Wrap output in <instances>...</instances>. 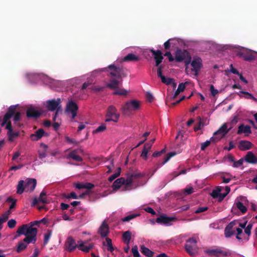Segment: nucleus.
I'll return each mask as SVG.
<instances>
[{
  "label": "nucleus",
  "mask_w": 257,
  "mask_h": 257,
  "mask_svg": "<svg viewBox=\"0 0 257 257\" xmlns=\"http://www.w3.org/2000/svg\"><path fill=\"white\" fill-rule=\"evenodd\" d=\"M40 223L39 220L31 222L28 224H23L18 229L17 233L19 235L26 236L24 239V242L34 244L37 241L38 229L34 227V226H38Z\"/></svg>",
  "instance_id": "obj_1"
},
{
  "label": "nucleus",
  "mask_w": 257,
  "mask_h": 257,
  "mask_svg": "<svg viewBox=\"0 0 257 257\" xmlns=\"http://www.w3.org/2000/svg\"><path fill=\"white\" fill-rule=\"evenodd\" d=\"M102 72H109L111 76L117 79H121L122 77H126L127 73L125 72V70L122 67L117 66L114 64H110L107 67L102 68Z\"/></svg>",
  "instance_id": "obj_2"
},
{
  "label": "nucleus",
  "mask_w": 257,
  "mask_h": 257,
  "mask_svg": "<svg viewBox=\"0 0 257 257\" xmlns=\"http://www.w3.org/2000/svg\"><path fill=\"white\" fill-rule=\"evenodd\" d=\"M191 60V56L190 53L186 50L178 49L175 53V60L177 62H181L184 61L187 66L190 64Z\"/></svg>",
  "instance_id": "obj_3"
},
{
  "label": "nucleus",
  "mask_w": 257,
  "mask_h": 257,
  "mask_svg": "<svg viewBox=\"0 0 257 257\" xmlns=\"http://www.w3.org/2000/svg\"><path fill=\"white\" fill-rule=\"evenodd\" d=\"M236 55L242 58L243 60L247 61H251L255 59L256 52L248 49L242 48L239 49L236 52Z\"/></svg>",
  "instance_id": "obj_4"
},
{
  "label": "nucleus",
  "mask_w": 257,
  "mask_h": 257,
  "mask_svg": "<svg viewBox=\"0 0 257 257\" xmlns=\"http://www.w3.org/2000/svg\"><path fill=\"white\" fill-rule=\"evenodd\" d=\"M119 116L120 115L115 107L113 105H110L107 110L106 114V118L105 121H113L116 122L119 119Z\"/></svg>",
  "instance_id": "obj_5"
},
{
  "label": "nucleus",
  "mask_w": 257,
  "mask_h": 257,
  "mask_svg": "<svg viewBox=\"0 0 257 257\" xmlns=\"http://www.w3.org/2000/svg\"><path fill=\"white\" fill-rule=\"evenodd\" d=\"M231 129V127L227 129L226 123L223 124L216 132L214 133V136L211 138L212 142H217L225 136Z\"/></svg>",
  "instance_id": "obj_6"
},
{
  "label": "nucleus",
  "mask_w": 257,
  "mask_h": 257,
  "mask_svg": "<svg viewBox=\"0 0 257 257\" xmlns=\"http://www.w3.org/2000/svg\"><path fill=\"white\" fill-rule=\"evenodd\" d=\"M204 252L209 256H214L216 257H220L221 256H227L231 254L229 251L223 250L221 248H209L206 249Z\"/></svg>",
  "instance_id": "obj_7"
},
{
  "label": "nucleus",
  "mask_w": 257,
  "mask_h": 257,
  "mask_svg": "<svg viewBox=\"0 0 257 257\" xmlns=\"http://www.w3.org/2000/svg\"><path fill=\"white\" fill-rule=\"evenodd\" d=\"M78 110V105L72 99L68 101L66 106V111L71 114V119H73L77 116Z\"/></svg>",
  "instance_id": "obj_8"
},
{
  "label": "nucleus",
  "mask_w": 257,
  "mask_h": 257,
  "mask_svg": "<svg viewBox=\"0 0 257 257\" xmlns=\"http://www.w3.org/2000/svg\"><path fill=\"white\" fill-rule=\"evenodd\" d=\"M140 102L136 100H133L126 102L122 107V110L125 112L127 111L137 110L140 108Z\"/></svg>",
  "instance_id": "obj_9"
},
{
  "label": "nucleus",
  "mask_w": 257,
  "mask_h": 257,
  "mask_svg": "<svg viewBox=\"0 0 257 257\" xmlns=\"http://www.w3.org/2000/svg\"><path fill=\"white\" fill-rule=\"evenodd\" d=\"M196 239L193 237L189 238L187 240L186 243L185 244V248L187 253L190 255H195L194 249L196 246Z\"/></svg>",
  "instance_id": "obj_10"
},
{
  "label": "nucleus",
  "mask_w": 257,
  "mask_h": 257,
  "mask_svg": "<svg viewBox=\"0 0 257 257\" xmlns=\"http://www.w3.org/2000/svg\"><path fill=\"white\" fill-rule=\"evenodd\" d=\"M76 248H78V244L71 236H68L65 243V249L68 252L73 251Z\"/></svg>",
  "instance_id": "obj_11"
},
{
  "label": "nucleus",
  "mask_w": 257,
  "mask_h": 257,
  "mask_svg": "<svg viewBox=\"0 0 257 257\" xmlns=\"http://www.w3.org/2000/svg\"><path fill=\"white\" fill-rule=\"evenodd\" d=\"M192 67V71H194L195 76H198V73L202 67V60L199 57H194L192 61L190 62Z\"/></svg>",
  "instance_id": "obj_12"
},
{
  "label": "nucleus",
  "mask_w": 257,
  "mask_h": 257,
  "mask_svg": "<svg viewBox=\"0 0 257 257\" xmlns=\"http://www.w3.org/2000/svg\"><path fill=\"white\" fill-rule=\"evenodd\" d=\"M61 99L58 98L56 99L48 100L46 101L47 108L49 111H53L56 109L61 107Z\"/></svg>",
  "instance_id": "obj_13"
},
{
  "label": "nucleus",
  "mask_w": 257,
  "mask_h": 257,
  "mask_svg": "<svg viewBox=\"0 0 257 257\" xmlns=\"http://www.w3.org/2000/svg\"><path fill=\"white\" fill-rule=\"evenodd\" d=\"M17 105H11L8 108L6 113L5 114L1 126L6 125L8 121L13 116L16 110Z\"/></svg>",
  "instance_id": "obj_14"
},
{
  "label": "nucleus",
  "mask_w": 257,
  "mask_h": 257,
  "mask_svg": "<svg viewBox=\"0 0 257 257\" xmlns=\"http://www.w3.org/2000/svg\"><path fill=\"white\" fill-rule=\"evenodd\" d=\"M145 175L143 173H134L130 176H128L126 179L124 178V180L121 181V182H122V185L129 186L132 184L135 179L137 178H142Z\"/></svg>",
  "instance_id": "obj_15"
},
{
  "label": "nucleus",
  "mask_w": 257,
  "mask_h": 257,
  "mask_svg": "<svg viewBox=\"0 0 257 257\" xmlns=\"http://www.w3.org/2000/svg\"><path fill=\"white\" fill-rule=\"evenodd\" d=\"M150 52L154 57L156 61V66H160V63L162 62L163 56L162 53L160 50H155L153 49L150 50Z\"/></svg>",
  "instance_id": "obj_16"
},
{
  "label": "nucleus",
  "mask_w": 257,
  "mask_h": 257,
  "mask_svg": "<svg viewBox=\"0 0 257 257\" xmlns=\"http://www.w3.org/2000/svg\"><path fill=\"white\" fill-rule=\"evenodd\" d=\"M175 218L168 217L165 215H161L156 218V221L157 223L161 224L170 225V223L174 221Z\"/></svg>",
  "instance_id": "obj_17"
},
{
  "label": "nucleus",
  "mask_w": 257,
  "mask_h": 257,
  "mask_svg": "<svg viewBox=\"0 0 257 257\" xmlns=\"http://www.w3.org/2000/svg\"><path fill=\"white\" fill-rule=\"evenodd\" d=\"M82 152V151L81 149L74 150L68 154L67 158L72 159V160L77 162H82L83 161L82 158L78 155L79 152Z\"/></svg>",
  "instance_id": "obj_18"
},
{
  "label": "nucleus",
  "mask_w": 257,
  "mask_h": 257,
  "mask_svg": "<svg viewBox=\"0 0 257 257\" xmlns=\"http://www.w3.org/2000/svg\"><path fill=\"white\" fill-rule=\"evenodd\" d=\"M41 112L36 110L34 107H29L26 111V115L28 118L37 119L40 117Z\"/></svg>",
  "instance_id": "obj_19"
},
{
  "label": "nucleus",
  "mask_w": 257,
  "mask_h": 257,
  "mask_svg": "<svg viewBox=\"0 0 257 257\" xmlns=\"http://www.w3.org/2000/svg\"><path fill=\"white\" fill-rule=\"evenodd\" d=\"M236 223L235 221H232L226 226L224 229V235L226 237H229L234 234V231L233 230V228Z\"/></svg>",
  "instance_id": "obj_20"
},
{
  "label": "nucleus",
  "mask_w": 257,
  "mask_h": 257,
  "mask_svg": "<svg viewBox=\"0 0 257 257\" xmlns=\"http://www.w3.org/2000/svg\"><path fill=\"white\" fill-rule=\"evenodd\" d=\"M37 185V181L35 179H28L25 185V191L27 192H32L34 190Z\"/></svg>",
  "instance_id": "obj_21"
},
{
  "label": "nucleus",
  "mask_w": 257,
  "mask_h": 257,
  "mask_svg": "<svg viewBox=\"0 0 257 257\" xmlns=\"http://www.w3.org/2000/svg\"><path fill=\"white\" fill-rule=\"evenodd\" d=\"M98 233L100 234L102 237H106L109 233V227L104 220L98 229Z\"/></svg>",
  "instance_id": "obj_22"
},
{
  "label": "nucleus",
  "mask_w": 257,
  "mask_h": 257,
  "mask_svg": "<svg viewBox=\"0 0 257 257\" xmlns=\"http://www.w3.org/2000/svg\"><path fill=\"white\" fill-rule=\"evenodd\" d=\"M44 136H47V134L45 133L43 129L40 128L35 134H32L30 136V138L33 141H37Z\"/></svg>",
  "instance_id": "obj_23"
},
{
  "label": "nucleus",
  "mask_w": 257,
  "mask_h": 257,
  "mask_svg": "<svg viewBox=\"0 0 257 257\" xmlns=\"http://www.w3.org/2000/svg\"><path fill=\"white\" fill-rule=\"evenodd\" d=\"M244 160L249 164H257V156H255L251 151H249L247 153L244 157Z\"/></svg>",
  "instance_id": "obj_24"
},
{
  "label": "nucleus",
  "mask_w": 257,
  "mask_h": 257,
  "mask_svg": "<svg viewBox=\"0 0 257 257\" xmlns=\"http://www.w3.org/2000/svg\"><path fill=\"white\" fill-rule=\"evenodd\" d=\"M242 133L245 134L246 136H247L249 134H251L250 127L248 125H244L243 124H241L238 126L237 134L238 135H240Z\"/></svg>",
  "instance_id": "obj_25"
},
{
  "label": "nucleus",
  "mask_w": 257,
  "mask_h": 257,
  "mask_svg": "<svg viewBox=\"0 0 257 257\" xmlns=\"http://www.w3.org/2000/svg\"><path fill=\"white\" fill-rule=\"evenodd\" d=\"M253 145L248 141L242 140L239 143L238 148L240 150L245 151L250 149Z\"/></svg>",
  "instance_id": "obj_26"
},
{
  "label": "nucleus",
  "mask_w": 257,
  "mask_h": 257,
  "mask_svg": "<svg viewBox=\"0 0 257 257\" xmlns=\"http://www.w3.org/2000/svg\"><path fill=\"white\" fill-rule=\"evenodd\" d=\"M121 80L119 81L116 79H110L109 81V83L106 84V87L111 89H116L119 86L120 84H121Z\"/></svg>",
  "instance_id": "obj_27"
},
{
  "label": "nucleus",
  "mask_w": 257,
  "mask_h": 257,
  "mask_svg": "<svg viewBox=\"0 0 257 257\" xmlns=\"http://www.w3.org/2000/svg\"><path fill=\"white\" fill-rule=\"evenodd\" d=\"M140 251L144 255L147 257H153L154 254L153 251L146 247L144 245H141Z\"/></svg>",
  "instance_id": "obj_28"
},
{
  "label": "nucleus",
  "mask_w": 257,
  "mask_h": 257,
  "mask_svg": "<svg viewBox=\"0 0 257 257\" xmlns=\"http://www.w3.org/2000/svg\"><path fill=\"white\" fill-rule=\"evenodd\" d=\"M140 59L139 57L133 53H129L123 58V60L126 62H136L138 61Z\"/></svg>",
  "instance_id": "obj_29"
},
{
  "label": "nucleus",
  "mask_w": 257,
  "mask_h": 257,
  "mask_svg": "<svg viewBox=\"0 0 257 257\" xmlns=\"http://www.w3.org/2000/svg\"><path fill=\"white\" fill-rule=\"evenodd\" d=\"M75 187L76 188L78 189H87L88 190H90L94 188V185L91 183H85L84 184L83 183H76L75 184Z\"/></svg>",
  "instance_id": "obj_30"
},
{
  "label": "nucleus",
  "mask_w": 257,
  "mask_h": 257,
  "mask_svg": "<svg viewBox=\"0 0 257 257\" xmlns=\"http://www.w3.org/2000/svg\"><path fill=\"white\" fill-rule=\"evenodd\" d=\"M94 246L93 243L89 244L88 245H85V244H78V249L85 252H88Z\"/></svg>",
  "instance_id": "obj_31"
},
{
  "label": "nucleus",
  "mask_w": 257,
  "mask_h": 257,
  "mask_svg": "<svg viewBox=\"0 0 257 257\" xmlns=\"http://www.w3.org/2000/svg\"><path fill=\"white\" fill-rule=\"evenodd\" d=\"M103 245L104 246H107V250L111 252L114 249V247L113 246L112 243V240L109 237L105 238V242H103Z\"/></svg>",
  "instance_id": "obj_32"
},
{
  "label": "nucleus",
  "mask_w": 257,
  "mask_h": 257,
  "mask_svg": "<svg viewBox=\"0 0 257 257\" xmlns=\"http://www.w3.org/2000/svg\"><path fill=\"white\" fill-rule=\"evenodd\" d=\"M131 236H132V233L131 231L127 230L123 232L122 234V239L124 242L127 245H128L130 240L131 239Z\"/></svg>",
  "instance_id": "obj_33"
},
{
  "label": "nucleus",
  "mask_w": 257,
  "mask_h": 257,
  "mask_svg": "<svg viewBox=\"0 0 257 257\" xmlns=\"http://www.w3.org/2000/svg\"><path fill=\"white\" fill-rule=\"evenodd\" d=\"M124 180V178L121 177L116 179L113 183L112 187L114 190H118L120 186L122 185V182L121 181Z\"/></svg>",
  "instance_id": "obj_34"
},
{
  "label": "nucleus",
  "mask_w": 257,
  "mask_h": 257,
  "mask_svg": "<svg viewBox=\"0 0 257 257\" xmlns=\"http://www.w3.org/2000/svg\"><path fill=\"white\" fill-rule=\"evenodd\" d=\"M29 243H30L24 242V240H23V241L19 242L18 244L17 248L16 249L17 251L18 252H20L23 251L27 248L28 244Z\"/></svg>",
  "instance_id": "obj_35"
},
{
  "label": "nucleus",
  "mask_w": 257,
  "mask_h": 257,
  "mask_svg": "<svg viewBox=\"0 0 257 257\" xmlns=\"http://www.w3.org/2000/svg\"><path fill=\"white\" fill-rule=\"evenodd\" d=\"M24 191H25L24 181L23 180H21L19 182L17 186V193L18 194H21Z\"/></svg>",
  "instance_id": "obj_36"
},
{
  "label": "nucleus",
  "mask_w": 257,
  "mask_h": 257,
  "mask_svg": "<svg viewBox=\"0 0 257 257\" xmlns=\"http://www.w3.org/2000/svg\"><path fill=\"white\" fill-rule=\"evenodd\" d=\"M128 93V92L124 88H118V87L115 89L113 94L114 95H122L126 96Z\"/></svg>",
  "instance_id": "obj_37"
},
{
  "label": "nucleus",
  "mask_w": 257,
  "mask_h": 257,
  "mask_svg": "<svg viewBox=\"0 0 257 257\" xmlns=\"http://www.w3.org/2000/svg\"><path fill=\"white\" fill-rule=\"evenodd\" d=\"M239 93L244 94V97L245 99H252L254 101H257V99L255 97H254L252 95V94H251L247 91L241 90L239 92Z\"/></svg>",
  "instance_id": "obj_38"
},
{
  "label": "nucleus",
  "mask_w": 257,
  "mask_h": 257,
  "mask_svg": "<svg viewBox=\"0 0 257 257\" xmlns=\"http://www.w3.org/2000/svg\"><path fill=\"white\" fill-rule=\"evenodd\" d=\"M236 207L242 213L244 214L246 213L247 211V208L243 205V204L238 201L236 204Z\"/></svg>",
  "instance_id": "obj_39"
},
{
  "label": "nucleus",
  "mask_w": 257,
  "mask_h": 257,
  "mask_svg": "<svg viewBox=\"0 0 257 257\" xmlns=\"http://www.w3.org/2000/svg\"><path fill=\"white\" fill-rule=\"evenodd\" d=\"M120 172L121 168L119 167L117 168L116 172L109 177L108 181L110 182L113 181L115 178L120 175Z\"/></svg>",
  "instance_id": "obj_40"
},
{
  "label": "nucleus",
  "mask_w": 257,
  "mask_h": 257,
  "mask_svg": "<svg viewBox=\"0 0 257 257\" xmlns=\"http://www.w3.org/2000/svg\"><path fill=\"white\" fill-rule=\"evenodd\" d=\"M46 193L43 191L40 193V196L39 197V200L40 202L43 203H48V201L47 200L46 198Z\"/></svg>",
  "instance_id": "obj_41"
},
{
  "label": "nucleus",
  "mask_w": 257,
  "mask_h": 257,
  "mask_svg": "<svg viewBox=\"0 0 257 257\" xmlns=\"http://www.w3.org/2000/svg\"><path fill=\"white\" fill-rule=\"evenodd\" d=\"M7 134L10 141H13L15 138L19 135V132H13V131L10 132H8Z\"/></svg>",
  "instance_id": "obj_42"
},
{
  "label": "nucleus",
  "mask_w": 257,
  "mask_h": 257,
  "mask_svg": "<svg viewBox=\"0 0 257 257\" xmlns=\"http://www.w3.org/2000/svg\"><path fill=\"white\" fill-rule=\"evenodd\" d=\"M7 202H11V204L10 206V210L13 209L16 207L17 200L13 199L12 197H9L7 199Z\"/></svg>",
  "instance_id": "obj_43"
},
{
  "label": "nucleus",
  "mask_w": 257,
  "mask_h": 257,
  "mask_svg": "<svg viewBox=\"0 0 257 257\" xmlns=\"http://www.w3.org/2000/svg\"><path fill=\"white\" fill-rule=\"evenodd\" d=\"M52 235V231L51 230H48L47 232L44 234V244L46 245L48 243L51 236Z\"/></svg>",
  "instance_id": "obj_44"
},
{
  "label": "nucleus",
  "mask_w": 257,
  "mask_h": 257,
  "mask_svg": "<svg viewBox=\"0 0 257 257\" xmlns=\"http://www.w3.org/2000/svg\"><path fill=\"white\" fill-rule=\"evenodd\" d=\"M150 151V149H148L146 146H144L142 153L141 156L145 160L148 159L147 155L148 153Z\"/></svg>",
  "instance_id": "obj_45"
},
{
  "label": "nucleus",
  "mask_w": 257,
  "mask_h": 257,
  "mask_svg": "<svg viewBox=\"0 0 257 257\" xmlns=\"http://www.w3.org/2000/svg\"><path fill=\"white\" fill-rule=\"evenodd\" d=\"M221 192V189L219 187H218L216 189L213 190L211 194V196L213 198H218L220 195V193Z\"/></svg>",
  "instance_id": "obj_46"
},
{
  "label": "nucleus",
  "mask_w": 257,
  "mask_h": 257,
  "mask_svg": "<svg viewBox=\"0 0 257 257\" xmlns=\"http://www.w3.org/2000/svg\"><path fill=\"white\" fill-rule=\"evenodd\" d=\"M139 215V214H130L129 215H127V216L124 217V218H123L122 219V220L123 222L129 221L131 220L136 218V217H137Z\"/></svg>",
  "instance_id": "obj_47"
},
{
  "label": "nucleus",
  "mask_w": 257,
  "mask_h": 257,
  "mask_svg": "<svg viewBox=\"0 0 257 257\" xmlns=\"http://www.w3.org/2000/svg\"><path fill=\"white\" fill-rule=\"evenodd\" d=\"M176 155V153L174 152H170L169 153L165 158L164 159V161L162 162V165H164L166 164L170 159L171 157L174 156Z\"/></svg>",
  "instance_id": "obj_48"
},
{
  "label": "nucleus",
  "mask_w": 257,
  "mask_h": 257,
  "mask_svg": "<svg viewBox=\"0 0 257 257\" xmlns=\"http://www.w3.org/2000/svg\"><path fill=\"white\" fill-rule=\"evenodd\" d=\"M106 130V126L105 124H102L99 126L96 130L93 131V133H98L100 132H103Z\"/></svg>",
  "instance_id": "obj_49"
},
{
  "label": "nucleus",
  "mask_w": 257,
  "mask_h": 257,
  "mask_svg": "<svg viewBox=\"0 0 257 257\" xmlns=\"http://www.w3.org/2000/svg\"><path fill=\"white\" fill-rule=\"evenodd\" d=\"M211 142H213L210 139L209 141H206L205 142L202 143L201 144V150L202 151L205 150V149L210 145Z\"/></svg>",
  "instance_id": "obj_50"
},
{
  "label": "nucleus",
  "mask_w": 257,
  "mask_h": 257,
  "mask_svg": "<svg viewBox=\"0 0 257 257\" xmlns=\"http://www.w3.org/2000/svg\"><path fill=\"white\" fill-rule=\"evenodd\" d=\"M132 252L135 257H140V255L137 245L133 246L132 248Z\"/></svg>",
  "instance_id": "obj_51"
},
{
  "label": "nucleus",
  "mask_w": 257,
  "mask_h": 257,
  "mask_svg": "<svg viewBox=\"0 0 257 257\" xmlns=\"http://www.w3.org/2000/svg\"><path fill=\"white\" fill-rule=\"evenodd\" d=\"M11 212L9 210H8L7 211H6V212H5L2 215V218H1L2 219V221L4 222H6L8 219V218L9 217V215L11 214Z\"/></svg>",
  "instance_id": "obj_52"
},
{
  "label": "nucleus",
  "mask_w": 257,
  "mask_h": 257,
  "mask_svg": "<svg viewBox=\"0 0 257 257\" xmlns=\"http://www.w3.org/2000/svg\"><path fill=\"white\" fill-rule=\"evenodd\" d=\"M244 161H245L244 159L241 158L237 161H234L233 165V167L234 168H237V167L240 166L241 165H242Z\"/></svg>",
  "instance_id": "obj_53"
},
{
  "label": "nucleus",
  "mask_w": 257,
  "mask_h": 257,
  "mask_svg": "<svg viewBox=\"0 0 257 257\" xmlns=\"http://www.w3.org/2000/svg\"><path fill=\"white\" fill-rule=\"evenodd\" d=\"M252 224L251 223H249L247 226L244 228V232L246 234H247L248 236L251 234V230L252 227Z\"/></svg>",
  "instance_id": "obj_54"
},
{
  "label": "nucleus",
  "mask_w": 257,
  "mask_h": 257,
  "mask_svg": "<svg viewBox=\"0 0 257 257\" xmlns=\"http://www.w3.org/2000/svg\"><path fill=\"white\" fill-rule=\"evenodd\" d=\"M21 113L20 112H15L14 116V120L15 123L20 120Z\"/></svg>",
  "instance_id": "obj_55"
},
{
  "label": "nucleus",
  "mask_w": 257,
  "mask_h": 257,
  "mask_svg": "<svg viewBox=\"0 0 257 257\" xmlns=\"http://www.w3.org/2000/svg\"><path fill=\"white\" fill-rule=\"evenodd\" d=\"M17 222L15 219H11L8 222V226L10 228H13L15 227Z\"/></svg>",
  "instance_id": "obj_56"
},
{
  "label": "nucleus",
  "mask_w": 257,
  "mask_h": 257,
  "mask_svg": "<svg viewBox=\"0 0 257 257\" xmlns=\"http://www.w3.org/2000/svg\"><path fill=\"white\" fill-rule=\"evenodd\" d=\"M47 150H42L38 151L39 157L40 159H43L47 156Z\"/></svg>",
  "instance_id": "obj_57"
},
{
  "label": "nucleus",
  "mask_w": 257,
  "mask_h": 257,
  "mask_svg": "<svg viewBox=\"0 0 257 257\" xmlns=\"http://www.w3.org/2000/svg\"><path fill=\"white\" fill-rule=\"evenodd\" d=\"M66 198H73L74 199H78V196L76 195V194L74 192H72L70 194H67L66 196Z\"/></svg>",
  "instance_id": "obj_58"
},
{
  "label": "nucleus",
  "mask_w": 257,
  "mask_h": 257,
  "mask_svg": "<svg viewBox=\"0 0 257 257\" xmlns=\"http://www.w3.org/2000/svg\"><path fill=\"white\" fill-rule=\"evenodd\" d=\"M165 149H162L161 151H159V152H154L152 156L153 157H158L159 156H160L161 155H162L163 154L165 153Z\"/></svg>",
  "instance_id": "obj_59"
},
{
  "label": "nucleus",
  "mask_w": 257,
  "mask_h": 257,
  "mask_svg": "<svg viewBox=\"0 0 257 257\" xmlns=\"http://www.w3.org/2000/svg\"><path fill=\"white\" fill-rule=\"evenodd\" d=\"M172 39H169L166 42H165L164 44V48L165 50H169L171 47V41H172Z\"/></svg>",
  "instance_id": "obj_60"
},
{
  "label": "nucleus",
  "mask_w": 257,
  "mask_h": 257,
  "mask_svg": "<svg viewBox=\"0 0 257 257\" xmlns=\"http://www.w3.org/2000/svg\"><path fill=\"white\" fill-rule=\"evenodd\" d=\"M207 207H200L198 208L195 211L196 213H200L208 210Z\"/></svg>",
  "instance_id": "obj_61"
},
{
  "label": "nucleus",
  "mask_w": 257,
  "mask_h": 257,
  "mask_svg": "<svg viewBox=\"0 0 257 257\" xmlns=\"http://www.w3.org/2000/svg\"><path fill=\"white\" fill-rule=\"evenodd\" d=\"M210 90L211 91V94L214 96H215L218 93V90L215 89L213 85H210Z\"/></svg>",
  "instance_id": "obj_62"
},
{
  "label": "nucleus",
  "mask_w": 257,
  "mask_h": 257,
  "mask_svg": "<svg viewBox=\"0 0 257 257\" xmlns=\"http://www.w3.org/2000/svg\"><path fill=\"white\" fill-rule=\"evenodd\" d=\"M165 56L168 57L169 61L170 62H173L174 60V58L171 54V53L169 51L166 52L165 54Z\"/></svg>",
  "instance_id": "obj_63"
},
{
  "label": "nucleus",
  "mask_w": 257,
  "mask_h": 257,
  "mask_svg": "<svg viewBox=\"0 0 257 257\" xmlns=\"http://www.w3.org/2000/svg\"><path fill=\"white\" fill-rule=\"evenodd\" d=\"M146 99L149 102H151L154 99V96L151 93L148 92L146 93Z\"/></svg>",
  "instance_id": "obj_64"
}]
</instances>
